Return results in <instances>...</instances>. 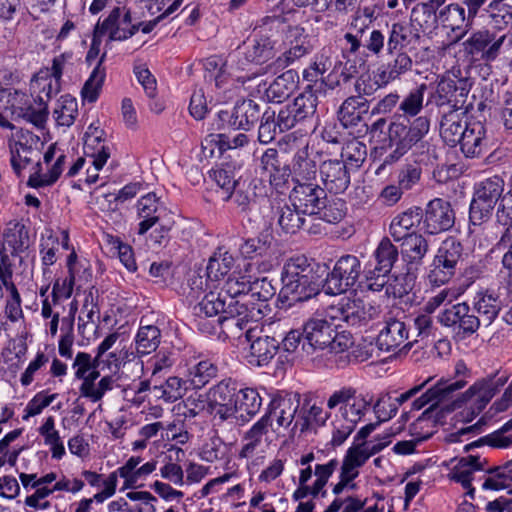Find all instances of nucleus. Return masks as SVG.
Masks as SVG:
<instances>
[{
	"instance_id": "f257e3e1",
	"label": "nucleus",
	"mask_w": 512,
	"mask_h": 512,
	"mask_svg": "<svg viewBox=\"0 0 512 512\" xmlns=\"http://www.w3.org/2000/svg\"><path fill=\"white\" fill-rule=\"evenodd\" d=\"M328 266L298 256L287 260L281 271L282 301L306 302L324 290L323 276Z\"/></svg>"
},
{
	"instance_id": "f03ea898",
	"label": "nucleus",
	"mask_w": 512,
	"mask_h": 512,
	"mask_svg": "<svg viewBox=\"0 0 512 512\" xmlns=\"http://www.w3.org/2000/svg\"><path fill=\"white\" fill-rule=\"evenodd\" d=\"M254 308L240 300L230 301L221 291L206 293L202 300L192 310L194 317L214 318L221 324L223 330L232 334L244 330L252 321Z\"/></svg>"
},
{
	"instance_id": "7ed1b4c3",
	"label": "nucleus",
	"mask_w": 512,
	"mask_h": 512,
	"mask_svg": "<svg viewBox=\"0 0 512 512\" xmlns=\"http://www.w3.org/2000/svg\"><path fill=\"white\" fill-rule=\"evenodd\" d=\"M430 130V120L426 116L414 119L393 116L388 125V141L390 144H398L407 151L413 150V156L417 162H425L436 159L435 149L425 140Z\"/></svg>"
},
{
	"instance_id": "20e7f679",
	"label": "nucleus",
	"mask_w": 512,
	"mask_h": 512,
	"mask_svg": "<svg viewBox=\"0 0 512 512\" xmlns=\"http://www.w3.org/2000/svg\"><path fill=\"white\" fill-rule=\"evenodd\" d=\"M336 320L325 317H312L305 322L304 342L302 350L307 354L315 350L329 349L333 353H341L348 350L352 344V337L349 332L338 331Z\"/></svg>"
},
{
	"instance_id": "39448f33",
	"label": "nucleus",
	"mask_w": 512,
	"mask_h": 512,
	"mask_svg": "<svg viewBox=\"0 0 512 512\" xmlns=\"http://www.w3.org/2000/svg\"><path fill=\"white\" fill-rule=\"evenodd\" d=\"M505 186L504 178L499 175L487 177L474 185L469 206V227L479 226L491 219Z\"/></svg>"
},
{
	"instance_id": "423d86ee",
	"label": "nucleus",
	"mask_w": 512,
	"mask_h": 512,
	"mask_svg": "<svg viewBox=\"0 0 512 512\" xmlns=\"http://www.w3.org/2000/svg\"><path fill=\"white\" fill-rule=\"evenodd\" d=\"M324 292L327 295H340L352 289L362 274L361 261L352 254L341 256L331 271L326 270Z\"/></svg>"
},
{
	"instance_id": "0eeeda50",
	"label": "nucleus",
	"mask_w": 512,
	"mask_h": 512,
	"mask_svg": "<svg viewBox=\"0 0 512 512\" xmlns=\"http://www.w3.org/2000/svg\"><path fill=\"white\" fill-rule=\"evenodd\" d=\"M275 55V42L271 37L254 33L237 47L231 57L236 58L239 70H245L250 64L263 65L272 60Z\"/></svg>"
},
{
	"instance_id": "6e6552de",
	"label": "nucleus",
	"mask_w": 512,
	"mask_h": 512,
	"mask_svg": "<svg viewBox=\"0 0 512 512\" xmlns=\"http://www.w3.org/2000/svg\"><path fill=\"white\" fill-rule=\"evenodd\" d=\"M379 306L360 298H342L336 305L327 309V316L332 320H339L349 326L366 325L379 314Z\"/></svg>"
},
{
	"instance_id": "1a4fd4ad",
	"label": "nucleus",
	"mask_w": 512,
	"mask_h": 512,
	"mask_svg": "<svg viewBox=\"0 0 512 512\" xmlns=\"http://www.w3.org/2000/svg\"><path fill=\"white\" fill-rule=\"evenodd\" d=\"M6 99L5 109L11 110L13 120L22 118L38 128H42L48 118V108L39 96L38 101L42 107L36 110L29 102L28 96L18 90L12 91L9 88H0V102Z\"/></svg>"
},
{
	"instance_id": "9d476101",
	"label": "nucleus",
	"mask_w": 512,
	"mask_h": 512,
	"mask_svg": "<svg viewBox=\"0 0 512 512\" xmlns=\"http://www.w3.org/2000/svg\"><path fill=\"white\" fill-rule=\"evenodd\" d=\"M438 321L460 339H465L477 332L481 325L480 318L466 303H457L445 308L439 315Z\"/></svg>"
},
{
	"instance_id": "9b49d317",
	"label": "nucleus",
	"mask_w": 512,
	"mask_h": 512,
	"mask_svg": "<svg viewBox=\"0 0 512 512\" xmlns=\"http://www.w3.org/2000/svg\"><path fill=\"white\" fill-rule=\"evenodd\" d=\"M261 115L260 105L252 99L236 101L231 111L218 112L220 124L218 129L251 130L259 121Z\"/></svg>"
},
{
	"instance_id": "f8f14e48",
	"label": "nucleus",
	"mask_w": 512,
	"mask_h": 512,
	"mask_svg": "<svg viewBox=\"0 0 512 512\" xmlns=\"http://www.w3.org/2000/svg\"><path fill=\"white\" fill-rule=\"evenodd\" d=\"M505 38V35L497 36L489 29H480L463 43L464 50L474 61L488 64L499 56Z\"/></svg>"
},
{
	"instance_id": "ddd939ff",
	"label": "nucleus",
	"mask_w": 512,
	"mask_h": 512,
	"mask_svg": "<svg viewBox=\"0 0 512 512\" xmlns=\"http://www.w3.org/2000/svg\"><path fill=\"white\" fill-rule=\"evenodd\" d=\"M338 405H341L339 411L342 419L356 426L365 416L371 400L366 399L362 394H357L352 387H343L335 391L327 401L329 409H334Z\"/></svg>"
},
{
	"instance_id": "4468645a",
	"label": "nucleus",
	"mask_w": 512,
	"mask_h": 512,
	"mask_svg": "<svg viewBox=\"0 0 512 512\" xmlns=\"http://www.w3.org/2000/svg\"><path fill=\"white\" fill-rule=\"evenodd\" d=\"M455 211L451 203L442 198L430 200L423 210L422 230L428 235H438L455 224Z\"/></svg>"
},
{
	"instance_id": "2eb2a0df",
	"label": "nucleus",
	"mask_w": 512,
	"mask_h": 512,
	"mask_svg": "<svg viewBox=\"0 0 512 512\" xmlns=\"http://www.w3.org/2000/svg\"><path fill=\"white\" fill-rule=\"evenodd\" d=\"M471 84L466 78L453 79L443 77L436 87L432 101L438 106H449V111L467 110L465 103L470 92Z\"/></svg>"
},
{
	"instance_id": "dca6fc26",
	"label": "nucleus",
	"mask_w": 512,
	"mask_h": 512,
	"mask_svg": "<svg viewBox=\"0 0 512 512\" xmlns=\"http://www.w3.org/2000/svg\"><path fill=\"white\" fill-rule=\"evenodd\" d=\"M239 387L238 383L231 378L224 379L213 386L208 393L207 411L221 421L231 419L234 399Z\"/></svg>"
},
{
	"instance_id": "f3484780",
	"label": "nucleus",
	"mask_w": 512,
	"mask_h": 512,
	"mask_svg": "<svg viewBox=\"0 0 512 512\" xmlns=\"http://www.w3.org/2000/svg\"><path fill=\"white\" fill-rule=\"evenodd\" d=\"M509 376L501 374L499 370L486 377L476 380L464 393L458 397L462 405L473 401L483 409L489 404L501 388L508 382Z\"/></svg>"
},
{
	"instance_id": "a211bd4d",
	"label": "nucleus",
	"mask_w": 512,
	"mask_h": 512,
	"mask_svg": "<svg viewBox=\"0 0 512 512\" xmlns=\"http://www.w3.org/2000/svg\"><path fill=\"white\" fill-rule=\"evenodd\" d=\"M318 106L317 90L308 84L292 102L287 103L280 109L292 128L297 124L305 122L314 117Z\"/></svg>"
},
{
	"instance_id": "6ab92c4d",
	"label": "nucleus",
	"mask_w": 512,
	"mask_h": 512,
	"mask_svg": "<svg viewBox=\"0 0 512 512\" xmlns=\"http://www.w3.org/2000/svg\"><path fill=\"white\" fill-rule=\"evenodd\" d=\"M422 35L408 23L394 22L388 27L386 35L387 54L394 55L396 52L412 53L417 51Z\"/></svg>"
},
{
	"instance_id": "aec40b11",
	"label": "nucleus",
	"mask_w": 512,
	"mask_h": 512,
	"mask_svg": "<svg viewBox=\"0 0 512 512\" xmlns=\"http://www.w3.org/2000/svg\"><path fill=\"white\" fill-rule=\"evenodd\" d=\"M319 173L325 191L330 193H343L350 185V170L343 160L329 159L323 161L319 166Z\"/></svg>"
},
{
	"instance_id": "412c9836",
	"label": "nucleus",
	"mask_w": 512,
	"mask_h": 512,
	"mask_svg": "<svg viewBox=\"0 0 512 512\" xmlns=\"http://www.w3.org/2000/svg\"><path fill=\"white\" fill-rule=\"evenodd\" d=\"M245 338L250 343L249 363L257 366L267 365L280 348V339L268 335H257V330L245 328Z\"/></svg>"
},
{
	"instance_id": "4be33fe9",
	"label": "nucleus",
	"mask_w": 512,
	"mask_h": 512,
	"mask_svg": "<svg viewBox=\"0 0 512 512\" xmlns=\"http://www.w3.org/2000/svg\"><path fill=\"white\" fill-rule=\"evenodd\" d=\"M325 194V189L316 183L298 184L291 190L289 200L307 216H314Z\"/></svg>"
},
{
	"instance_id": "5701e85b",
	"label": "nucleus",
	"mask_w": 512,
	"mask_h": 512,
	"mask_svg": "<svg viewBox=\"0 0 512 512\" xmlns=\"http://www.w3.org/2000/svg\"><path fill=\"white\" fill-rule=\"evenodd\" d=\"M137 215L141 219L138 234L145 235L153 226L165 219L167 209L155 193H148L137 201Z\"/></svg>"
},
{
	"instance_id": "b1692460",
	"label": "nucleus",
	"mask_w": 512,
	"mask_h": 512,
	"mask_svg": "<svg viewBox=\"0 0 512 512\" xmlns=\"http://www.w3.org/2000/svg\"><path fill=\"white\" fill-rule=\"evenodd\" d=\"M255 181L241 182L233 191L232 198L240 212L250 215L270 204L266 195L259 193Z\"/></svg>"
},
{
	"instance_id": "393cba45",
	"label": "nucleus",
	"mask_w": 512,
	"mask_h": 512,
	"mask_svg": "<svg viewBox=\"0 0 512 512\" xmlns=\"http://www.w3.org/2000/svg\"><path fill=\"white\" fill-rule=\"evenodd\" d=\"M462 134L461 141L458 144L467 158L480 157L487 151L489 141L486 136V128L482 122H469Z\"/></svg>"
},
{
	"instance_id": "a878e982",
	"label": "nucleus",
	"mask_w": 512,
	"mask_h": 512,
	"mask_svg": "<svg viewBox=\"0 0 512 512\" xmlns=\"http://www.w3.org/2000/svg\"><path fill=\"white\" fill-rule=\"evenodd\" d=\"M329 417V412H325L322 407L316 404H311V399L305 397L302 402L300 401L298 417L291 431H295L297 428H299L301 433L317 431V428L326 424Z\"/></svg>"
},
{
	"instance_id": "bb28decb",
	"label": "nucleus",
	"mask_w": 512,
	"mask_h": 512,
	"mask_svg": "<svg viewBox=\"0 0 512 512\" xmlns=\"http://www.w3.org/2000/svg\"><path fill=\"white\" fill-rule=\"evenodd\" d=\"M258 128V140L262 144L271 143L278 134L292 129L281 109L278 112L268 107L260 115Z\"/></svg>"
},
{
	"instance_id": "cd10ccee",
	"label": "nucleus",
	"mask_w": 512,
	"mask_h": 512,
	"mask_svg": "<svg viewBox=\"0 0 512 512\" xmlns=\"http://www.w3.org/2000/svg\"><path fill=\"white\" fill-rule=\"evenodd\" d=\"M440 402L435 401L430 407H428L410 426L412 435H419L418 431L424 428L426 424L431 429L436 428L438 425L446 423V417L448 414L453 412L455 409L461 408L463 405L461 400L457 398L451 404L440 407ZM433 432V430H431Z\"/></svg>"
},
{
	"instance_id": "c85d7f7f",
	"label": "nucleus",
	"mask_w": 512,
	"mask_h": 512,
	"mask_svg": "<svg viewBox=\"0 0 512 512\" xmlns=\"http://www.w3.org/2000/svg\"><path fill=\"white\" fill-rule=\"evenodd\" d=\"M466 384L467 381L465 379L451 381L450 379L441 378L435 385L430 387L425 393L412 402L411 410H421L424 406L433 401H445L452 393L462 389Z\"/></svg>"
},
{
	"instance_id": "c756f323",
	"label": "nucleus",
	"mask_w": 512,
	"mask_h": 512,
	"mask_svg": "<svg viewBox=\"0 0 512 512\" xmlns=\"http://www.w3.org/2000/svg\"><path fill=\"white\" fill-rule=\"evenodd\" d=\"M392 56L393 59L378 67L374 75L375 83L378 87L386 86L412 69L413 60L410 54L403 51L396 52Z\"/></svg>"
},
{
	"instance_id": "7c9ffc66",
	"label": "nucleus",
	"mask_w": 512,
	"mask_h": 512,
	"mask_svg": "<svg viewBox=\"0 0 512 512\" xmlns=\"http://www.w3.org/2000/svg\"><path fill=\"white\" fill-rule=\"evenodd\" d=\"M408 339L406 324L396 318L390 317L385 321L377 339V347L386 352L395 351Z\"/></svg>"
},
{
	"instance_id": "2f4dec72",
	"label": "nucleus",
	"mask_w": 512,
	"mask_h": 512,
	"mask_svg": "<svg viewBox=\"0 0 512 512\" xmlns=\"http://www.w3.org/2000/svg\"><path fill=\"white\" fill-rule=\"evenodd\" d=\"M261 405L262 398L255 389L239 387L234 399L232 418L246 423L259 412Z\"/></svg>"
},
{
	"instance_id": "473e14b6",
	"label": "nucleus",
	"mask_w": 512,
	"mask_h": 512,
	"mask_svg": "<svg viewBox=\"0 0 512 512\" xmlns=\"http://www.w3.org/2000/svg\"><path fill=\"white\" fill-rule=\"evenodd\" d=\"M401 256L408 266V272L417 269L423 263V259L429 251L427 239L418 232H412L406 238L401 239Z\"/></svg>"
},
{
	"instance_id": "72a5a7b5",
	"label": "nucleus",
	"mask_w": 512,
	"mask_h": 512,
	"mask_svg": "<svg viewBox=\"0 0 512 512\" xmlns=\"http://www.w3.org/2000/svg\"><path fill=\"white\" fill-rule=\"evenodd\" d=\"M400 253L401 251L399 252L398 247L392 243L390 238L383 237L373 253L376 265L373 271L368 272L367 280H372L376 273L387 276L398 262Z\"/></svg>"
},
{
	"instance_id": "f704fd0d",
	"label": "nucleus",
	"mask_w": 512,
	"mask_h": 512,
	"mask_svg": "<svg viewBox=\"0 0 512 512\" xmlns=\"http://www.w3.org/2000/svg\"><path fill=\"white\" fill-rule=\"evenodd\" d=\"M270 205L275 210L277 223L284 232L295 234L304 226L307 215L295 208L293 203L275 201Z\"/></svg>"
},
{
	"instance_id": "c9c22d12",
	"label": "nucleus",
	"mask_w": 512,
	"mask_h": 512,
	"mask_svg": "<svg viewBox=\"0 0 512 512\" xmlns=\"http://www.w3.org/2000/svg\"><path fill=\"white\" fill-rule=\"evenodd\" d=\"M299 407L300 394L296 392L284 398L272 400L266 412H271L272 420L276 417L278 427L288 428L292 425Z\"/></svg>"
},
{
	"instance_id": "e433bc0d",
	"label": "nucleus",
	"mask_w": 512,
	"mask_h": 512,
	"mask_svg": "<svg viewBox=\"0 0 512 512\" xmlns=\"http://www.w3.org/2000/svg\"><path fill=\"white\" fill-rule=\"evenodd\" d=\"M369 111V101L360 95L350 96L344 100L338 110V119L345 128L358 126Z\"/></svg>"
},
{
	"instance_id": "4c0bfd02",
	"label": "nucleus",
	"mask_w": 512,
	"mask_h": 512,
	"mask_svg": "<svg viewBox=\"0 0 512 512\" xmlns=\"http://www.w3.org/2000/svg\"><path fill=\"white\" fill-rule=\"evenodd\" d=\"M487 464L488 460L480 455L461 457L449 473V478L456 483H460L463 488H469L474 479V473L483 471Z\"/></svg>"
},
{
	"instance_id": "58836bf2",
	"label": "nucleus",
	"mask_w": 512,
	"mask_h": 512,
	"mask_svg": "<svg viewBox=\"0 0 512 512\" xmlns=\"http://www.w3.org/2000/svg\"><path fill=\"white\" fill-rule=\"evenodd\" d=\"M423 209L413 206L406 211L396 215L389 226V233L395 242L412 234L410 231L413 227L422 223Z\"/></svg>"
},
{
	"instance_id": "ea45409f",
	"label": "nucleus",
	"mask_w": 512,
	"mask_h": 512,
	"mask_svg": "<svg viewBox=\"0 0 512 512\" xmlns=\"http://www.w3.org/2000/svg\"><path fill=\"white\" fill-rule=\"evenodd\" d=\"M298 74L295 70H287L277 76L265 89V96L269 102L281 103L296 89Z\"/></svg>"
},
{
	"instance_id": "a19ab883",
	"label": "nucleus",
	"mask_w": 512,
	"mask_h": 512,
	"mask_svg": "<svg viewBox=\"0 0 512 512\" xmlns=\"http://www.w3.org/2000/svg\"><path fill=\"white\" fill-rule=\"evenodd\" d=\"M467 124L469 122L463 121L461 114L457 111L444 113L440 121V136L447 145L455 147L461 141L462 132Z\"/></svg>"
},
{
	"instance_id": "79ce46f5",
	"label": "nucleus",
	"mask_w": 512,
	"mask_h": 512,
	"mask_svg": "<svg viewBox=\"0 0 512 512\" xmlns=\"http://www.w3.org/2000/svg\"><path fill=\"white\" fill-rule=\"evenodd\" d=\"M293 176L295 185L313 183L316 179L319 167L316 162L308 156L307 148L298 151L292 161Z\"/></svg>"
},
{
	"instance_id": "37998d69",
	"label": "nucleus",
	"mask_w": 512,
	"mask_h": 512,
	"mask_svg": "<svg viewBox=\"0 0 512 512\" xmlns=\"http://www.w3.org/2000/svg\"><path fill=\"white\" fill-rule=\"evenodd\" d=\"M272 427L271 412H266L252 427L245 433L246 443L240 451V457L247 458L254 454L256 448L261 444L262 438Z\"/></svg>"
},
{
	"instance_id": "c03bdc74",
	"label": "nucleus",
	"mask_w": 512,
	"mask_h": 512,
	"mask_svg": "<svg viewBox=\"0 0 512 512\" xmlns=\"http://www.w3.org/2000/svg\"><path fill=\"white\" fill-rule=\"evenodd\" d=\"M237 174L236 168L229 163H223L209 172L210 178L222 190L224 201L231 200L233 191L241 183L240 177L237 178Z\"/></svg>"
},
{
	"instance_id": "a18cd8bd",
	"label": "nucleus",
	"mask_w": 512,
	"mask_h": 512,
	"mask_svg": "<svg viewBox=\"0 0 512 512\" xmlns=\"http://www.w3.org/2000/svg\"><path fill=\"white\" fill-rule=\"evenodd\" d=\"M30 244L29 229L23 223L15 222L3 234L2 245L4 247L8 246L11 249V255L14 257L27 251Z\"/></svg>"
},
{
	"instance_id": "49530a36",
	"label": "nucleus",
	"mask_w": 512,
	"mask_h": 512,
	"mask_svg": "<svg viewBox=\"0 0 512 512\" xmlns=\"http://www.w3.org/2000/svg\"><path fill=\"white\" fill-rule=\"evenodd\" d=\"M482 489L498 491L510 487L512 483V460L501 466L489 467L485 466L483 470Z\"/></svg>"
},
{
	"instance_id": "de8ad7c7",
	"label": "nucleus",
	"mask_w": 512,
	"mask_h": 512,
	"mask_svg": "<svg viewBox=\"0 0 512 512\" xmlns=\"http://www.w3.org/2000/svg\"><path fill=\"white\" fill-rule=\"evenodd\" d=\"M103 131L100 134L85 133L84 152L87 157L93 158V166L100 171L110 157V148L101 144Z\"/></svg>"
},
{
	"instance_id": "09e8293b",
	"label": "nucleus",
	"mask_w": 512,
	"mask_h": 512,
	"mask_svg": "<svg viewBox=\"0 0 512 512\" xmlns=\"http://www.w3.org/2000/svg\"><path fill=\"white\" fill-rule=\"evenodd\" d=\"M234 257L223 248H218L209 258L206 266V276L210 281H219L231 271Z\"/></svg>"
},
{
	"instance_id": "8fccbe9b",
	"label": "nucleus",
	"mask_w": 512,
	"mask_h": 512,
	"mask_svg": "<svg viewBox=\"0 0 512 512\" xmlns=\"http://www.w3.org/2000/svg\"><path fill=\"white\" fill-rule=\"evenodd\" d=\"M323 199L314 216L330 224L339 223L347 214L346 201L338 197H328L327 193Z\"/></svg>"
},
{
	"instance_id": "3c124183",
	"label": "nucleus",
	"mask_w": 512,
	"mask_h": 512,
	"mask_svg": "<svg viewBox=\"0 0 512 512\" xmlns=\"http://www.w3.org/2000/svg\"><path fill=\"white\" fill-rule=\"evenodd\" d=\"M364 443L353 444L344 455L340 475L352 481L359 476V468L367 461V456L363 453Z\"/></svg>"
},
{
	"instance_id": "603ef678",
	"label": "nucleus",
	"mask_w": 512,
	"mask_h": 512,
	"mask_svg": "<svg viewBox=\"0 0 512 512\" xmlns=\"http://www.w3.org/2000/svg\"><path fill=\"white\" fill-rule=\"evenodd\" d=\"M138 356L150 354L159 347L161 331L155 325H140L134 339Z\"/></svg>"
},
{
	"instance_id": "864d4df0",
	"label": "nucleus",
	"mask_w": 512,
	"mask_h": 512,
	"mask_svg": "<svg viewBox=\"0 0 512 512\" xmlns=\"http://www.w3.org/2000/svg\"><path fill=\"white\" fill-rule=\"evenodd\" d=\"M408 24L416 29L419 35H423L438 26V14L434 13L424 3H418L411 10L410 22Z\"/></svg>"
},
{
	"instance_id": "5fc2aeb1",
	"label": "nucleus",
	"mask_w": 512,
	"mask_h": 512,
	"mask_svg": "<svg viewBox=\"0 0 512 512\" xmlns=\"http://www.w3.org/2000/svg\"><path fill=\"white\" fill-rule=\"evenodd\" d=\"M106 56V52L100 56L96 66L82 87L81 95L83 99L87 100L89 103L95 102L99 97L100 90L106 77L105 68L102 66Z\"/></svg>"
},
{
	"instance_id": "6e6d98bb",
	"label": "nucleus",
	"mask_w": 512,
	"mask_h": 512,
	"mask_svg": "<svg viewBox=\"0 0 512 512\" xmlns=\"http://www.w3.org/2000/svg\"><path fill=\"white\" fill-rule=\"evenodd\" d=\"M458 269L460 268L456 267L455 264H451L435 254L429 266L427 280L432 286H442L455 276Z\"/></svg>"
},
{
	"instance_id": "4d7b16f0",
	"label": "nucleus",
	"mask_w": 512,
	"mask_h": 512,
	"mask_svg": "<svg viewBox=\"0 0 512 512\" xmlns=\"http://www.w3.org/2000/svg\"><path fill=\"white\" fill-rule=\"evenodd\" d=\"M512 430V418L508 420L497 431L479 438L478 440L464 446V452H470L476 447L489 445L494 448H508L512 446V436H505L504 434Z\"/></svg>"
},
{
	"instance_id": "13d9d810",
	"label": "nucleus",
	"mask_w": 512,
	"mask_h": 512,
	"mask_svg": "<svg viewBox=\"0 0 512 512\" xmlns=\"http://www.w3.org/2000/svg\"><path fill=\"white\" fill-rule=\"evenodd\" d=\"M473 313L476 311L479 314L481 322L485 326H489L497 318L501 311V302L498 297L491 294L479 295L473 303Z\"/></svg>"
},
{
	"instance_id": "bf43d9fd",
	"label": "nucleus",
	"mask_w": 512,
	"mask_h": 512,
	"mask_svg": "<svg viewBox=\"0 0 512 512\" xmlns=\"http://www.w3.org/2000/svg\"><path fill=\"white\" fill-rule=\"evenodd\" d=\"M427 90L425 84L411 90L400 102L398 111L393 116L406 117V119L415 118L423 108L424 92Z\"/></svg>"
},
{
	"instance_id": "052dcab7",
	"label": "nucleus",
	"mask_w": 512,
	"mask_h": 512,
	"mask_svg": "<svg viewBox=\"0 0 512 512\" xmlns=\"http://www.w3.org/2000/svg\"><path fill=\"white\" fill-rule=\"evenodd\" d=\"M438 21H440L444 27L450 28L453 31L462 28L465 29L466 32L469 30L466 27L468 20L466 18L465 8L458 3L449 4L441 9L438 13Z\"/></svg>"
},
{
	"instance_id": "680f3d73",
	"label": "nucleus",
	"mask_w": 512,
	"mask_h": 512,
	"mask_svg": "<svg viewBox=\"0 0 512 512\" xmlns=\"http://www.w3.org/2000/svg\"><path fill=\"white\" fill-rule=\"evenodd\" d=\"M188 371L189 385L194 389H201L217 376L218 367L210 360H202L191 366Z\"/></svg>"
},
{
	"instance_id": "e2e57ef3",
	"label": "nucleus",
	"mask_w": 512,
	"mask_h": 512,
	"mask_svg": "<svg viewBox=\"0 0 512 512\" xmlns=\"http://www.w3.org/2000/svg\"><path fill=\"white\" fill-rule=\"evenodd\" d=\"M250 287L251 276L234 271L228 275L221 292L224 293L228 301H230L231 298L238 300V297L248 295Z\"/></svg>"
},
{
	"instance_id": "0e129e2a",
	"label": "nucleus",
	"mask_w": 512,
	"mask_h": 512,
	"mask_svg": "<svg viewBox=\"0 0 512 512\" xmlns=\"http://www.w3.org/2000/svg\"><path fill=\"white\" fill-rule=\"evenodd\" d=\"M39 144H29L19 148L10 149V163L14 173L20 177L22 170L40 156Z\"/></svg>"
},
{
	"instance_id": "69168bd1",
	"label": "nucleus",
	"mask_w": 512,
	"mask_h": 512,
	"mask_svg": "<svg viewBox=\"0 0 512 512\" xmlns=\"http://www.w3.org/2000/svg\"><path fill=\"white\" fill-rule=\"evenodd\" d=\"M358 29H363L362 50L364 53L379 56L385 48L386 35L381 30L370 29L369 25L364 23L358 25Z\"/></svg>"
},
{
	"instance_id": "338daca9",
	"label": "nucleus",
	"mask_w": 512,
	"mask_h": 512,
	"mask_svg": "<svg viewBox=\"0 0 512 512\" xmlns=\"http://www.w3.org/2000/svg\"><path fill=\"white\" fill-rule=\"evenodd\" d=\"M436 255L459 267L465 257L464 246L456 237L449 236L441 242Z\"/></svg>"
},
{
	"instance_id": "774afa93",
	"label": "nucleus",
	"mask_w": 512,
	"mask_h": 512,
	"mask_svg": "<svg viewBox=\"0 0 512 512\" xmlns=\"http://www.w3.org/2000/svg\"><path fill=\"white\" fill-rule=\"evenodd\" d=\"M483 10L498 29H503L512 23V5L504 3V0H492Z\"/></svg>"
}]
</instances>
